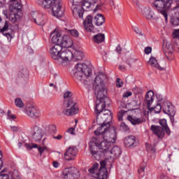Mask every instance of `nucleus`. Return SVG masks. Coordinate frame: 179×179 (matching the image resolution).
<instances>
[{
	"label": "nucleus",
	"mask_w": 179,
	"mask_h": 179,
	"mask_svg": "<svg viewBox=\"0 0 179 179\" xmlns=\"http://www.w3.org/2000/svg\"><path fill=\"white\" fill-rule=\"evenodd\" d=\"M99 134H95L96 136L93 137L89 143L90 152L96 160H100V154L99 150L104 148H113V145L117 141V132L115 129L102 127Z\"/></svg>",
	"instance_id": "f257e3e1"
},
{
	"label": "nucleus",
	"mask_w": 179,
	"mask_h": 179,
	"mask_svg": "<svg viewBox=\"0 0 179 179\" xmlns=\"http://www.w3.org/2000/svg\"><path fill=\"white\" fill-rule=\"evenodd\" d=\"M107 79V76L103 73H99L96 76L94 86H95V94L96 96V102L95 106V113L102 114L104 113V110H106V106L107 101H110L108 97L106 96L107 91H106V87L104 85V80Z\"/></svg>",
	"instance_id": "f03ea898"
},
{
	"label": "nucleus",
	"mask_w": 179,
	"mask_h": 179,
	"mask_svg": "<svg viewBox=\"0 0 179 179\" xmlns=\"http://www.w3.org/2000/svg\"><path fill=\"white\" fill-rule=\"evenodd\" d=\"M73 78L76 82H80V83L86 85L87 80H85L83 75L86 76V78H89L92 74V69L87 66L85 63H78L76 66V69L73 71Z\"/></svg>",
	"instance_id": "7ed1b4c3"
},
{
	"label": "nucleus",
	"mask_w": 179,
	"mask_h": 179,
	"mask_svg": "<svg viewBox=\"0 0 179 179\" xmlns=\"http://www.w3.org/2000/svg\"><path fill=\"white\" fill-rule=\"evenodd\" d=\"M106 161L100 162V168L99 169V164H94L91 168L88 169L89 176L96 179H107L108 178V171L106 168Z\"/></svg>",
	"instance_id": "20e7f679"
},
{
	"label": "nucleus",
	"mask_w": 179,
	"mask_h": 179,
	"mask_svg": "<svg viewBox=\"0 0 179 179\" xmlns=\"http://www.w3.org/2000/svg\"><path fill=\"white\" fill-rule=\"evenodd\" d=\"M41 6L45 9L52 8V15L55 17L59 19L64 16V9L62 8V3L59 0H43Z\"/></svg>",
	"instance_id": "39448f33"
},
{
	"label": "nucleus",
	"mask_w": 179,
	"mask_h": 179,
	"mask_svg": "<svg viewBox=\"0 0 179 179\" xmlns=\"http://www.w3.org/2000/svg\"><path fill=\"white\" fill-rule=\"evenodd\" d=\"M113 120V113L110 110H105L103 113H100L96 115V124L100 125V127L94 131V134H100V131L104 130L103 127L105 128H110L111 122Z\"/></svg>",
	"instance_id": "423d86ee"
},
{
	"label": "nucleus",
	"mask_w": 179,
	"mask_h": 179,
	"mask_svg": "<svg viewBox=\"0 0 179 179\" xmlns=\"http://www.w3.org/2000/svg\"><path fill=\"white\" fill-rule=\"evenodd\" d=\"M159 125H152L151 126V131H152L153 134L158 136V138H162L164 136V132H166V135H170L171 131L167 125V120L166 119H161L159 120Z\"/></svg>",
	"instance_id": "0eeeda50"
},
{
	"label": "nucleus",
	"mask_w": 179,
	"mask_h": 179,
	"mask_svg": "<svg viewBox=\"0 0 179 179\" xmlns=\"http://www.w3.org/2000/svg\"><path fill=\"white\" fill-rule=\"evenodd\" d=\"M79 113V106L73 100L66 101L63 103L62 113L67 117L76 115Z\"/></svg>",
	"instance_id": "6e6552de"
},
{
	"label": "nucleus",
	"mask_w": 179,
	"mask_h": 179,
	"mask_svg": "<svg viewBox=\"0 0 179 179\" xmlns=\"http://www.w3.org/2000/svg\"><path fill=\"white\" fill-rule=\"evenodd\" d=\"M101 153L105 157H113V159H117L121 156V148L118 146L113 147H105L101 148Z\"/></svg>",
	"instance_id": "1a4fd4ad"
},
{
	"label": "nucleus",
	"mask_w": 179,
	"mask_h": 179,
	"mask_svg": "<svg viewBox=\"0 0 179 179\" xmlns=\"http://www.w3.org/2000/svg\"><path fill=\"white\" fill-rule=\"evenodd\" d=\"M22 6L18 5L17 7L15 6V4L9 6V15L8 19L12 23H16L17 19H20V15L19 13H21Z\"/></svg>",
	"instance_id": "9d476101"
},
{
	"label": "nucleus",
	"mask_w": 179,
	"mask_h": 179,
	"mask_svg": "<svg viewBox=\"0 0 179 179\" xmlns=\"http://www.w3.org/2000/svg\"><path fill=\"white\" fill-rule=\"evenodd\" d=\"M162 110L164 114L169 115L171 121H173V118H174V115H176V107L173 106V103L169 101H165L162 103Z\"/></svg>",
	"instance_id": "9b49d317"
},
{
	"label": "nucleus",
	"mask_w": 179,
	"mask_h": 179,
	"mask_svg": "<svg viewBox=\"0 0 179 179\" xmlns=\"http://www.w3.org/2000/svg\"><path fill=\"white\" fill-rule=\"evenodd\" d=\"M25 114H27L28 117H30L34 120H37V118H40V117L41 116V113L40 112V110H38L37 106L34 104L27 107L25 110Z\"/></svg>",
	"instance_id": "f8f14e48"
},
{
	"label": "nucleus",
	"mask_w": 179,
	"mask_h": 179,
	"mask_svg": "<svg viewBox=\"0 0 179 179\" xmlns=\"http://www.w3.org/2000/svg\"><path fill=\"white\" fill-rule=\"evenodd\" d=\"M33 22L38 26H44L45 24V16L43 13H38V11H34L31 13Z\"/></svg>",
	"instance_id": "ddd939ff"
},
{
	"label": "nucleus",
	"mask_w": 179,
	"mask_h": 179,
	"mask_svg": "<svg viewBox=\"0 0 179 179\" xmlns=\"http://www.w3.org/2000/svg\"><path fill=\"white\" fill-rule=\"evenodd\" d=\"M79 150L76 146L71 145L66 150V152L64 153V159L67 162L71 160H75L76 156H78V152Z\"/></svg>",
	"instance_id": "4468645a"
},
{
	"label": "nucleus",
	"mask_w": 179,
	"mask_h": 179,
	"mask_svg": "<svg viewBox=\"0 0 179 179\" xmlns=\"http://www.w3.org/2000/svg\"><path fill=\"white\" fill-rule=\"evenodd\" d=\"M73 59V52L69 49H62L59 61L62 62H69Z\"/></svg>",
	"instance_id": "2eb2a0df"
},
{
	"label": "nucleus",
	"mask_w": 179,
	"mask_h": 179,
	"mask_svg": "<svg viewBox=\"0 0 179 179\" xmlns=\"http://www.w3.org/2000/svg\"><path fill=\"white\" fill-rule=\"evenodd\" d=\"M62 51V46H60L59 44H55L50 49V54L51 58H52V59L59 61V57H61Z\"/></svg>",
	"instance_id": "dca6fc26"
},
{
	"label": "nucleus",
	"mask_w": 179,
	"mask_h": 179,
	"mask_svg": "<svg viewBox=\"0 0 179 179\" xmlns=\"http://www.w3.org/2000/svg\"><path fill=\"white\" fill-rule=\"evenodd\" d=\"M59 45L62 48H71L73 45V41L69 35H64L60 38Z\"/></svg>",
	"instance_id": "f3484780"
},
{
	"label": "nucleus",
	"mask_w": 179,
	"mask_h": 179,
	"mask_svg": "<svg viewBox=\"0 0 179 179\" xmlns=\"http://www.w3.org/2000/svg\"><path fill=\"white\" fill-rule=\"evenodd\" d=\"M83 26L85 30L89 33H94V26L93 25V18L92 15H88L86 17L83 22Z\"/></svg>",
	"instance_id": "a211bd4d"
},
{
	"label": "nucleus",
	"mask_w": 179,
	"mask_h": 179,
	"mask_svg": "<svg viewBox=\"0 0 179 179\" xmlns=\"http://www.w3.org/2000/svg\"><path fill=\"white\" fill-rule=\"evenodd\" d=\"M43 138V129L38 126L34 127V133L32 134V138L34 142H40V140Z\"/></svg>",
	"instance_id": "6ab92c4d"
},
{
	"label": "nucleus",
	"mask_w": 179,
	"mask_h": 179,
	"mask_svg": "<svg viewBox=\"0 0 179 179\" xmlns=\"http://www.w3.org/2000/svg\"><path fill=\"white\" fill-rule=\"evenodd\" d=\"M144 101L148 108L152 106L153 101H155V92L152 90H150L146 93Z\"/></svg>",
	"instance_id": "aec40b11"
},
{
	"label": "nucleus",
	"mask_w": 179,
	"mask_h": 179,
	"mask_svg": "<svg viewBox=\"0 0 179 179\" xmlns=\"http://www.w3.org/2000/svg\"><path fill=\"white\" fill-rule=\"evenodd\" d=\"M141 15L148 20L153 19V11L152 10V8H150V7L143 8L141 10Z\"/></svg>",
	"instance_id": "412c9836"
},
{
	"label": "nucleus",
	"mask_w": 179,
	"mask_h": 179,
	"mask_svg": "<svg viewBox=\"0 0 179 179\" xmlns=\"http://www.w3.org/2000/svg\"><path fill=\"white\" fill-rule=\"evenodd\" d=\"M10 179H20V176L19 175L18 170H13V171L10 174ZM0 179H9V175L5 173L0 174Z\"/></svg>",
	"instance_id": "4be33fe9"
},
{
	"label": "nucleus",
	"mask_w": 179,
	"mask_h": 179,
	"mask_svg": "<svg viewBox=\"0 0 179 179\" xmlns=\"http://www.w3.org/2000/svg\"><path fill=\"white\" fill-rule=\"evenodd\" d=\"M93 22L96 26H103L106 22V17L103 14H97L94 16Z\"/></svg>",
	"instance_id": "5701e85b"
},
{
	"label": "nucleus",
	"mask_w": 179,
	"mask_h": 179,
	"mask_svg": "<svg viewBox=\"0 0 179 179\" xmlns=\"http://www.w3.org/2000/svg\"><path fill=\"white\" fill-rule=\"evenodd\" d=\"M24 147L27 149V150H31V149H36L38 148V150L41 156L43 155V153H44V150H45V148L38 147V145L35 143H25Z\"/></svg>",
	"instance_id": "b1692460"
},
{
	"label": "nucleus",
	"mask_w": 179,
	"mask_h": 179,
	"mask_svg": "<svg viewBox=\"0 0 179 179\" xmlns=\"http://www.w3.org/2000/svg\"><path fill=\"white\" fill-rule=\"evenodd\" d=\"M9 30V22L6 21L5 24L3 25V27L0 29V33L3 34V36H5L8 39L12 38V34L9 32H5Z\"/></svg>",
	"instance_id": "393cba45"
},
{
	"label": "nucleus",
	"mask_w": 179,
	"mask_h": 179,
	"mask_svg": "<svg viewBox=\"0 0 179 179\" xmlns=\"http://www.w3.org/2000/svg\"><path fill=\"white\" fill-rule=\"evenodd\" d=\"M124 142L126 148H131V146H134V145H135L136 138L134 136H129L124 138Z\"/></svg>",
	"instance_id": "a878e982"
},
{
	"label": "nucleus",
	"mask_w": 179,
	"mask_h": 179,
	"mask_svg": "<svg viewBox=\"0 0 179 179\" xmlns=\"http://www.w3.org/2000/svg\"><path fill=\"white\" fill-rule=\"evenodd\" d=\"M150 113L152 114H160L162 110H163V104L157 103L156 106L155 107H149L148 108Z\"/></svg>",
	"instance_id": "bb28decb"
},
{
	"label": "nucleus",
	"mask_w": 179,
	"mask_h": 179,
	"mask_svg": "<svg viewBox=\"0 0 179 179\" xmlns=\"http://www.w3.org/2000/svg\"><path fill=\"white\" fill-rule=\"evenodd\" d=\"M45 135H52L57 134V127L55 124H49L45 128Z\"/></svg>",
	"instance_id": "cd10ccee"
},
{
	"label": "nucleus",
	"mask_w": 179,
	"mask_h": 179,
	"mask_svg": "<svg viewBox=\"0 0 179 179\" xmlns=\"http://www.w3.org/2000/svg\"><path fill=\"white\" fill-rule=\"evenodd\" d=\"M73 15L76 19H83V10L78 7H74L73 8Z\"/></svg>",
	"instance_id": "c85d7f7f"
},
{
	"label": "nucleus",
	"mask_w": 179,
	"mask_h": 179,
	"mask_svg": "<svg viewBox=\"0 0 179 179\" xmlns=\"http://www.w3.org/2000/svg\"><path fill=\"white\" fill-rule=\"evenodd\" d=\"M127 120L132 124V125H138L139 124H142L143 122V119L134 117L131 115L127 116Z\"/></svg>",
	"instance_id": "c756f323"
},
{
	"label": "nucleus",
	"mask_w": 179,
	"mask_h": 179,
	"mask_svg": "<svg viewBox=\"0 0 179 179\" xmlns=\"http://www.w3.org/2000/svg\"><path fill=\"white\" fill-rule=\"evenodd\" d=\"M52 36V43H53V44H59V43H61V34H59V32H55L53 34H51Z\"/></svg>",
	"instance_id": "7c9ffc66"
},
{
	"label": "nucleus",
	"mask_w": 179,
	"mask_h": 179,
	"mask_svg": "<svg viewBox=\"0 0 179 179\" xmlns=\"http://www.w3.org/2000/svg\"><path fill=\"white\" fill-rule=\"evenodd\" d=\"M105 38L106 36L103 34H98L93 37V40L96 44H101V43L104 42Z\"/></svg>",
	"instance_id": "2f4dec72"
},
{
	"label": "nucleus",
	"mask_w": 179,
	"mask_h": 179,
	"mask_svg": "<svg viewBox=\"0 0 179 179\" xmlns=\"http://www.w3.org/2000/svg\"><path fill=\"white\" fill-rule=\"evenodd\" d=\"M171 23L173 26H179V12H176L171 18Z\"/></svg>",
	"instance_id": "473e14b6"
},
{
	"label": "nucleus",
	"mask_w": 179,
	"mask_h": 179,
	"mask_svg": "<svg viewBox=\"0 0 179 179\" xmlns=\"http://www.w3.org/2000/svg\"><path fill=\"white\" fill-rule=\"evenodd\" d=\"M92 3H95L94 1L83 0L81 1V8L83 10H86V9H89V8L92 6Z\"/></svg>",
	"instance_id": "72a5a7b5"
},
{
	"label": "nucleus",
	"mask_w": 179,
	"mask_h": 179,
	"mask_svg": "<svg viewBox=\"0 0 179 179\" xmlns=\"http://www.w3.org/2000/svg\"><path fill=\"white\" fill-rule=\"evenodd\" d=\"M83 57H85L83 52H82L80 50H76L74 52L73 60V61H82V59H83Z\"/></svg>",
	"instance_id": "f704fd0d"
},
{
	"label": "nucleus",
	"mask_w": 179,
	"mask_h": 179,
	"mask_svg": "<svg viewBox=\"0 0 179 179\" xmlns=\"http://www.w3.org/2000/svg\"><path fill=\"white\" fill-rule=\"evenodd\" d=\"M148 64L152 66V68H156L157 69H160V65L157 63V59L155 57H151L148 62Z\"/></svg>",
	"instance_id": "c9c22d12"
},
{
	"label": "nucleus",
	"mask_w": 179,
	"mask_h": 179,
	"mask_svg": "<svg viewBox=\"0 0 179 179\" xmlns=\"http://www.w3.org/2000/svg\"><path fill=\"white\" fill-rule=\"evenodd\" d=\"M64 101H71V100H73L72 99V92L67 91L64 94Z\"/></svg>",
	"instance_id": "e433bc0d"
},
{
	"label": "nucleus",
	"mask_w": 179,
	"mask_h": 179,
	"mask_svg": "<svg viewBox=\"0 0 179 179\" xmlns=\"http://www.w3.org/2000/svg\"><path fill=\"white\" fill-rule=\"evenodd\" d=\"M156 98L158 101V104H163L165 101H169V100L164 99L163 95L160 94H157L156 95Z\"/></svg>",
	"instance_id": "4c0bfd02"
},
{
	"label": "nucleus",
	"mask_w": 179,
	"mask_h": 179,
	"mask_svg": "<svg viewBox=\"0 0 179 179\" xmlns=\"http://www.w3.org/2000/svg\"><path fill=\"white\" fill-rule=\"evenodd\" d=\"M15 106L17 107H19V108H22L24 106V103H23V101H22V99L20 98L15 99Z\"/></svg>",
	"instance_id": "58836bf2"
},
{
	"label": "nucleus",
	"mask_w": 179,
	"mask_h": 179,
	"mask_svg": "<svg viewBox=\"0 0 179 179\" xmlns=\"http://www.w3.org/2000/svg\"><path fill=\"white\" fill-rule=\"evenodd\" d=\"M146 150L148 152H152L155 153L156 152V147L155 145H150L149 143H145Z\"/></svg>",
	"instance_id": "ea45409f"
},
{
	"label": "nucleus",
	"mask_w": 179,
	"mask_h": 179,
	"mask_svg": "<svg viewBox=\"0 0 179 179\" xmlns=\"http://www.w3.org/2000/svg\"><path fill=\"white\" fill-rule=\"evenodd\" d=\"M126 113H127V111H125V110H120L117 113V118H118L119 121H122V120L124 118V115H125Z\"/></svg>",
	"instance_id": "a19ab883"
},
{
	"label": "nucleus",
	"mask_w": 179,
	"mask_h": 179,
	"mask_svg": "<svg viewBox=\"0 0 179 179\" xmlns=\"http://www.w3.org/2000/svg\"><path fill=\"white\" fill-rule=\"evenodd\" d=\"M120 129L124 131V132H127V131H129V127L128 125H127V124H125V122H122L120 124Z\"/></svg>",
	"instance_id": "79ce46f5"
},
{
	"label": "nucleus",
	"mask_w": 179,
	"mask_h": 179,
	"mask_svg": "<svg viewBox=\"0 0 179 179\" xmlns=\"http://www.w3.org/2000/svg\"><path fill=\"white\" fill-rule=\"evenodd\" d=\"M70 34L73 36V37H79V31L76 29H71L69 31Z\"/></svg>",
	"instance_id": "37998d69"
},
{
	"label": "nucleus",
	"mask_w": 179,
	"mask_h": 179,
	"mask_svg": "<svg viewBox=\"0 0 179 179\" xmlns=\"http://www.w3.org/2000/svg\"><path fill=\"white\" fill-rule=\"evenodd\" d=\"M10 2L11 3L10 5H14L15 8H17V6H22V3L20 1H17V0H10Z\"/></svg>",
	"instance_id": "c03bdc74"
},
{
	"label": "nucleus",
	"mask_w": 179,
	"mask_h": 179,
	"mask_svg": "<svg viewBox=\"0 0 179 179\" xmlns=\"http://www.w3.org/2000/svg\"><path fill=\"white\" fill-rule=\"evenodd\" d=\"M116 86L117 87H122V86H124V83L120 80V78H117Z\"/></svg>",
	"instance_id": "a18cd8bd"
},
{
	"label": "nucleus",
	"mask_w": 179,
	"mask_h": 179,
	"mask_svg": "<svg viewBox=\"0 0 179 179\" xmlns=\"http://www.w3.org/2000/svg\"><path fill=\"white\" fill-rule=\"evenodd\" d=\"M132 96V92H126L123 94L122 97L123 99H128V97H131Z\"/></svg>",
	"instance_id": "49530a36"
},
{
	"label": "nucleus",
	"mask_w": 179,
	"mask_h": 179,
	"mask_svg": "<svg viewBox=\"0 0 179 179\" xmlns=\"http://www.w3.org/2000/svg\"><path fill=\"white\" fill-rule=\"evenodd\" d=\"M69 2L73 5V6H78L80 3V0H69Z\"/></svg>",
	"instance_id": "de8ad7c7"
},
{
	"label": "nucleus",
	"mask_w": 179,
	"mask_h": 179,
	"mask_svg": "<svg viewBox=\"0 0 179 179\" xmlns=\"http://www.w3.org/2000/svg\"><path fill=\"white\" fill-rule=\"evenodd\" d=\"M134 31H135V33H136V34H138V36H143V34H142V31L141 29H139V28L138 27H134Z\"/></svg>",
	"instance_id": "09e8293b"
},
{
	"label": "nucleus",
	"mask_w": 179,
	"mask_h": 179,
	"mask_svg": "<svg viewBox=\"0 0 179 179\" xmlns=\"http://www.w3.org/2000/svg\"><path fill=\"white\" fill-rule=\"evenodd\" d=\"M145 53L147 55H149L152 52V48L150 47H146L144 50Z\"/></svg>",
	"instance_id": "8fccbe9b"
},
{
	"label": "nucleus",
	"mask_w": 179,
	"mask_h": 179,
	"mask_svg": "<svg viewBox=\"0 0 179 179\" xmlns=\"http://www.w3.org/2000/svg\"><path fill=\"white\" fill-rule=\"evenodd\" d=\"M67 132L71 135H75V129L73 127H71L68 129Z\"/></svg>",
	"instance_id": "3c124183"
},
{
	"label": "nucleus",
	"mask_w": 179,
	"mask_h": 179,
	"mask_svg": "<svg viewBox=\"0 0 179 179\" xmlns=\"http://www.w3.org/2000/svg\"><path fill=\"white\" fill-rule=\"evenodd\" d=\"M7 120H10V121H13V120H16V115L11 114L8 117H7Z\"/></svg>",
	"instance_id": "603ef678"
},
{
	"label": "nucleus",
	"mask_w": 179,
	"mask_h": 179,
	"mask_svg": "<svg viewBox=\"0 0 179 179\" xmlns=\"http://www.w3.org/2000/svg\"><path fill=\"white\" fill-rule=\"evenodd\" d=\"M122 50V49L121 48V45H118L115 49L116 52H117V54H121Z\"/></svg>",
	"instance_id": "864d4df0"
},
{
	"label": "nucleus",
	"mask_w": 179,
	"mask_h": 179,
	"mask_svg": "<svg viewBox=\"0 0 179 179\" xmlns=\"http://www.w3.org/2000/svg\"><path fill=\"white\" fill-rule=\"evenodd\" d=\"M10 130L13 132H17V131H19V128H17V127H16V126H11L10 127Z\"/></svg>",
	"instance_id": "5fc2aeb1"
},
{
	"label": "nucleus",
	"mask_w": 179,
	"mask_h": 179,
	"mask_svg": "<svg viewBox=\"0 0 179 179\" xmlns=\"http://www.w3.org/2000/svg\"><path fill=\"white\" fill-rule=\"evenodd\" d=\"M52 164L53 167H55V169H58V167H59V163L57 161L53 162Z\"/></svg>",
	"instance_id": "6e6d98bb"
},
{
	"label": "nucleus",
	"mask_w": 179,
	"mask_h": 179,
	"mask_svg": "<svg viewBox=\"0 0 179 179\" xmlns=\"http://www.w3.org/2000/svg\"><path fill=\"white\" fill-rule=\"evenodd\" d=\"M138 174H141V173H143V171H145V166H141L138 170Z\"/></svg>",
	"instance_id": "4d7b16f0"
},
{
	"label": "nucleus",
	"mask_w": 179,
	"mask_h": 179,
	"mask_svg": "<svg viewBox=\"0 0 179 179\" xmlns=\"http://www.w3.org/2000/svg\"><path fill=\"white\" fill-rule=\"evenodd\" d=\"M173 34L174 36L176 37V38H179V29L175 30Z\"/></svg>",
	"instance_id": "13d9d810"
},
{
	"label": "nucleus",
	"mask_w": 179,
	"mask_h": 179,
	"mask_svg": "<svg viewBox=\"0 0 179 179\" xmlns=\"http://www.w3.org/2000/svg\"><path fill=\"white\" fill-rule=\"evenodd\" d=\"M53 139H57V141H61V139H62V136L59 134L57 136H53Z\"/></svg>",
	"instance_id": "bf43d9fd"
},
{
	"label": "nucleus",
	"mask_w": 179,
	"mask_h": 179,
	"mask_svg": "<svg viewBox=\"0 0 179 179\" xmlns=\"http://www.w3.org/2000/svg\"><path fill=\"white\" fill-rule=\"evenodd\" d=\"M119 69H120V71H122V72H124V71L126 69L125 66L120 65L119 66Z\"/></svg>",
	"instance_id": "052dcab7"
},
{
	"label": "nucleus",
	"mask_w": 179,
	"mask_h": 179,
	"mask_svg": "<svg viewBox=\"0 0 179 179\" xmlns=\"http://www.w3.org/2000/svg\"><path fill=\"white\" fill-rule=\"evenodd\" d=\"M3 15H5L6 17H7V19H8L9 16H8V11L4 10V11H3Z\"/></svg>",
	"instance_id": "680f3d73"
},
{
	"label": "nucleus",
	"mask_w": 179,
	"mask_h": 179,
	"mask_svg": "<svg viewBox=\"0 0 179 179\" xmlns=\"http://www.w3.org/2000/svg\"><path fill=\"white\" fill-rule=\"evenodd\" d=\"M49 86H50V87H54L55 89H57V86H55V85H54V83H50L49 84Z\"/></svg>",
	"instance_id": "e2e57ef3"
},
{
	"label": "nucleus",
	"mask_w": 179,
	"mask_h": 179,
	"mask_svg": "<svg viewBox=\"0 0 179 179\" xmlns=\"http://www.w3.org/2000/svg\"><path fill=\"white\" fill-rule=\"evenodd\" d=\"M17 146H18V148H22V146H23V143L19 142V143H17Z\"/></svg>",
	"instance_id": "0e129e2a"
},
{
	"label": "nucleus",
	"mask_w": 179,
	"mask_h": 179,
	"mask_svg": "<svg viewBox=\"0 0 179 179\" xmlns=\"http://www.w3.org/2000/svg\"><path fill=\"white\" fill-rule=\"evenodd\" d=\"M3 165V162H2V160H0V170L2 169Z\"/></svg>",
	"instance_id": "69168bd1"
},
{
	"label": "nucleus",
	"mask_w": 179,
	"mask_h": 179,
	"mask_svg": "<svg viewBox=\"0 0 179 179\" xmlns=\"http://www.w3.org/2000/svg\"><path fill=\"white\" fill-rule=\"evenodd\" d=\"M12 115V112L10 110H8L7 112V117L10 116Z\"/></svg>",
	"instance_id": "338daca9"
},
{
	"label": "nucleus",
	"mask_w": 179,
	"mask_h": 179,
	"mask_svg": "<svg viewBox=\"0 0 179 179\" xmlns=\"http://www.w3.org/2000/svg\"><path fill=\"white\" fill-rule=\"evenodd\" d=\"M2 157H3V155H2V152L0 151V160H2Z\"/></svg>",
	"instance_id": "774afa93"
}]
</instances>
